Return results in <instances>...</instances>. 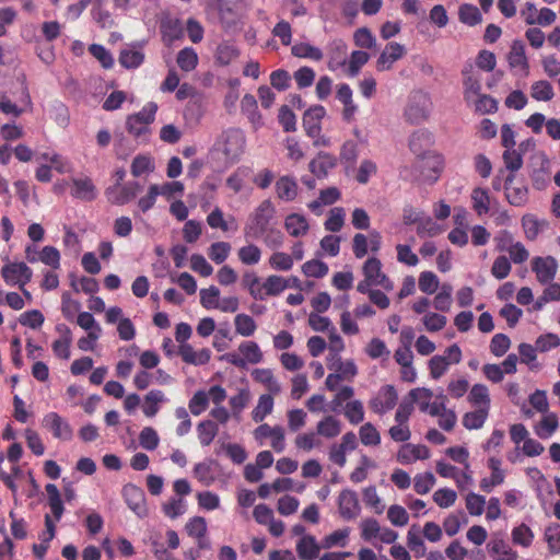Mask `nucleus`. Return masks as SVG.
I'll return each instance as SVG.
<instances>
[{
  "mask_svg": "<svg viewBox=\"0 0 560 560\" xmlns=\"http://www.w3.org/2000/svg\"><path fill=\"white\" fill-rule=\"evenodd\" d=\"M513 544L528 548L534 540V533L526 524H520L512 529L511 533Z\"/></svg>",
  "mask_w": 560,
  "mask_h": 560,
  "instance_id": "obj_48",
  "label": "nucleus"
},
{
  "mask_svg": "<svg viewBox=\"0 0 560 560\" xmlns=\"http://www.w3.org/2000/svg\"><path fill=\"white\" fill-rule=\"evenodd\" d=\"M345 210L341 207H335L330 210L329 217L324 223V226L329 232H339L345 224Z\"/></svg>",
  "mask_w": 560,
  "mask_h": 560,
  "instance_id": "obj_62",
  "label": "nucleus"
},
{
  "mask_svg": "<svg viewBox=\"0 0 560 560\" xmlns=\"http://www.w3.org/2000/svg\"><path fill=\"white\" fill-rule=\"evenodd\" d=\"M320 546L312 535H304L296 542V553L301 560H314L318 558Z\"/></svg>",
  "mask_w": 560,
  "mask_h": 560,
  "instance_id": "obj_28",
  "label": "nucleus"
},
{
  "mask_svg": "<svg viewBox=\"0 0 560 560\" xmlns=\"http://www.w3.org/2000/svg\"><path fill=\"white\" fill-rule=\"evenodd\" d=\"M215 465L213 459L198 463L194 466L195 478L203 486L209 487L215 481L212 467Z\"/></svg>",
  "mask_w": 560,
  "mask_h": 560,
  "instance_id": "obj_39",
  "label": "nucleus"
},
{
  "mask_svg": "<svg viewBox=\"0 0 560 560\" xmlns=\"http://www.w3.org/2000/svg\"><path fill=\"white\" fill-rule=\"evenodd\" d=\"M338 509L343 520L352 521L357 518L361 513L357 492L350 489L342 490L338 497Z\"/></svg>",
  "mask_w": 560,
  "mask_h": 560,
  "instance_id": "obj_13",
  "label": "nucleus"
},
{
  "mask_svg": "<svg viewBox=\"0 0 560 560\" xmlns=\"http://www.w3.org/2000/svg\"><path fill=\"white\" fill-rule=\"evenodd\" d=\"M237 256L242 264L253 266L260 261L261 250L257 245L248 244L238 249Z\"/></svg>",
  "mask_w": 560,
  "mask_h": 560,
  "instance_id": "obj_52",
  "label": "nucleus"
},
{
  "mask_svg": "<svg viewBox=\"0 0 560 560\" xmlns=\"http://www.w3.org/2000/svg\"><path fill=\"white\" fill-rule=\"evenodd\" d=\"M284 228L291 236L299 237L307 233L310 225L304 215L291 213L284 220Z\"/></svg>",
  "mask_w": 560,
  "mask_h": 560,
  "instance_id": "obj_32",
  "label": "nucleus"
},
{
  "mask_svg": "<svg viewBox=\"0 0 560 560\" xmlns=\"http://www.w3.org/2000/svg\"><path fill=\"white\" fill-rule=\"evenodd\" d=\"M337 159L330 153L320 152L310 163V171L317 178H325L329 171L336 167Z\"/></svg>",
  "mask_w": 560,
  "mask_h": 560,
  "instance_id": "obj_27",
  "label": "nucleus"
},
{
  "mask_svg": "<svg viewBox=\"0 0 560 560\" xmlns=\"http://www.w3.org/2000/svg\"><path fill=\"white\" fill-rule=\"evenodd\" d=\"M508 63L515 74L527 77L529 73V63L525 54V45L522 40H514L508 54Z\"/></svg>",
  "mask_w": 560,
  "mask_h": 560,
  "instance_id": "obj_12",
  "label": "nucleus"
},
{
  "mask_svg": "<svg viewBox=\"0 0 560 560\" xmlns=\"http://www.w3.org/2000/svg\"><path fill=\"white\" fill-rule=\"evenodd\" d=\"M532 270L539 283L548 284L553 281L557 275L558 262L552 256H537L532 259Z\"/></svg>",
  "mask_w": 560,
  "mask_h": 560,
  "instance_id": "obj_11",
  "label": "nucleus"
},
{
  "mask_svg": "<svg viewBox=\"0 0 560 560\" xmlns=\"http://www.w3.org/2000/svg\"><path fill=\"white\" fill-rule=\"evenodd\" d=\"M290 285L289 280L281 276L271 275L262 283L264 300L267 296H276L282 293Z\"/></svg>",
  "mask_w": 560,
  "mask_h": 560,
  "instance_id": "obj_37",
  "label": "nucleus"
},
{
  "mask_svg": "<svg viewBox=\"0 0 560 560\" xmlns=\"http://www.w3.org/2000/svg\"><path fill=\"white\" fill-rule=\"evenodd\" d=\"M1 276L7 284L18 285L27 298H31L24 287L31 281L33 271L25 262L5 264L1 269Z\"/></svg>",
  "mask_w": 560,
  "mask_h": 560,
  "instance_id": "obj_5",
  "label": "nucleus"
},
{
  "mask_svg": "<svg viewBox=\"0 0 560 560\" xmlns=\"http://www.w3.org/2000/svg\"><path fill=\"white\" fill-rule=\"evenodd\" d=\"M435 485V477L432 472L427 471L418 474L413 478V489L418 494H427Z\"/></svg>",
  "mask_w": 560,
  "mask_h": 560,
  "instance_id": "obj_63",
  "label": "nucleus"
},
{
  "mask_svg": "<svg viewBox=\"0 0 560 560\" xmlns=\"http://www.w3.org/2000/svg\"><path fill=\"white\" fill-rule=\"evenodd\" d=\"M345 416L351 424H358L364 420V407L362 401L355 399L345 406Z\"/></svg>",
  "mask_w": 560,
  "mask_h": 560,
  "instance_id": "obj_61",
  "label": "nucleus"
},
{
  "mask_svg": "<svg viewBox=\"0 0 560 560\" xmlns=\"http://www.w3.org/2000/svg\"><path fill=\"white\" fill-rule=\"evenodd\" d=\"M505 170L509 174L515 175V173L523 166V154L516 149H506L502 155Z\"/></svg>",
  "mask_w": 560,
  "mask_h": 560,
  "instance_id": "obj_50",
  "label": "nucleus"
},
{
  "mask_svg": "<svg viewBox=\"0 0 560 560\" xmlns=\"http://www.w3.org/2000/svg\"><path fill=\"white\" fill-rule=\"evenodd\" d=\"M273 410V398L270 394H264L258 398L256 407L252 411L255 422H261Z\"/></svg>",
  "mask_w": 560,
  "mask_h": 560,
  "instance_id": "obj_46",
  "label": "nucleus"
},
{
  "mask_svg": "<svg viewBox=\"0 0 560 560\" xmlns=\"http://www.w3.org/2000/svg\"><path fill=\"white\" fill-rule=\"evenodd\" d=\"M269 266L277 271H289L293 267V257L284 252H275L269 257Z\"/></svg>",
  "mask_w": 560,
  "mask_h": 560,
  "instance_id": "obj_58",
  "label": "nucleus"
},
{
  "mask_svg": "<svg viewBox=\"0 0 560 560\" xmlns=\"http://www.w3.org/2000/svg\"><path fill=\"white\" fill-rule=\"evenodd\" d=\"M433 143L434 136L425 128L413 131L409 138V149L418 158L427 154L430 151L429 148L432 147Z\"/></svg>",
  "mask_w": 560,
  "mask_h": 560,
  "instance_id": "obj_19",
  "label": "nucleus"
},
{
  "mask_svg": "<svg viewBox=\"0 0 560 560\" xmlns=\"http://www.w3.org/2000/svg\"><path fill=\"white\" fill-rule=\"evenodd\" d=\"M370 55L363 50H354L352 51L349 62L347 73L349 77L354 78L359 74L361 68L369 61Z\"/></svg>",
  "mask_w": 560,
  "mask_h": 560,
  "instance_id": "obj_57",
  "label": "nucleus"
},
{
  "mask_svg": "<svg viewBox=\"0 0 560 560\" xmlns=\"http://www.w3.org/2000/svg\"><path fill=\"white\" fill-rule=\"evenodd\" d=\"M219 432L218 424L212 420H202L197 425L199 443L202 446H209Z\"/></svg>",
  "mask_w": 560,
  "mask_h": 560,
  "instance_id": "obj_38",
  "label": "nucleus"
},
{
  "mask_svg": "<svg viewBox=\"0 0 560 560\" xmlns=\"http://www.w3.org/2000/svg\"><path fill=\"white\" fill-rule=\"evenodd\" d=\"M515 175L508 174L504 182L506 200L514 207H522L528 200V189L525 185L513 186Z\"/></svg>",
  "mask_w": 560,
  "mask_h": 560,
  "instance_id": "obj_21",
  "label": "nucleus"
},
{
  "mask_svg": "<svg viewBox=\"0 0 560 560\" xmlns=\"http://www.w3.org/2000/svg\"><path fill=\"white\" fill-rule=\"evenodd\" d=\"M326 115V109L322 105H314L310 107L303 115V128L306 135L315 138L322 131V119Z\"/></svg>",
  "mask_w": 560,
  "mask_h": 560,
  "instance_id": "obj_18",
  "label": "nucleus"
},
{
  "mask_svg": "<svg viewBox=\"0 0 560 560\" xmlns=\"http://www.w3.org/2000/svg\"><path fill=\"white\" fill-rule=\"evenodd\" d=\"M489 551L497 560H516L517 552L502 538L492 539L488 544Z\"/></svg>",
  "mask_w": 560,
  "mask_h": 560,
  "instance_id": "obj_36",
  "label": "nucleus"
},
{
  "mask_svg": "<svg viewBox=\"0 0 560 560\" xmlns=\"http://www.w3.org/2000/svg\"><path fill=\"white\" fill-rule=\"evenodd\" d=\"M340 191L337 187H328L320 190L319 196L316 200L308 203L310 210L315 214L322 213L324 206H330L340 199Z\"/></svg>",
  "mask_w": 560,
  "mask_h": 560,
  "instance_id": "obj_29",
  "label": "nucleus"
},
{
  "mask_svg": "<svg viewBox=\"0 0 560 560\" xmlns=\"http://www.w3.org/2000/svg\"><path fill=\"white\" fill-rule=\"evenodd\" d=\"M276 192L279 199L292 201L298 196V183L288 175L281 176L276 182Z\"/></svg>",
  "mask_w": 560,
  "mask_h": 560,
  "instance_id": "obj_31",
  "label": "nucleus"
},
{
  "mask_svg": "<svg viewBox=\"0 0 560 560\" xmlns=\"http://www.w3.org/2000/svg\"><path fill=\"white\" fill-rule=\"evenodd\" d=\"M459 21L468 26H475L481 23L482 14L480 10L469 3H464L458 9Z\"/></svg>",
  "mask_w": 560,
  "mask_h": 560,
  "instance_id": "obj_44",
  "label": "nucleus"
},
{
  "mask_svg": "<svg viewBox=\"0 0 560 560\" xmlns=\"http://www.w3.org/2000/svg\"><path fill=\"white\" fill-rule=\"evenodd\" d=\"M558 427L559 421L557 415L547 411L536 427V434L540 439H549L557 431Z\"/></svg>",
  "mask_w": 560,
  "mask_h": 560,
  "instance_id": "obj_42",
  "label": "nucleus"
},
{
  "mask_svg": "<svg viewBox=\"0 0 560 560\" xmlns=\"http://www.w3.org/2000/svg\"><path fill=\"white\" fill-rule=\"evenodd\" d=\"M167 398L160 389H152L144 396L142 411L148 418H153L160 410V405L166 402Z\"/></svg>",
  "mask_w": 560,
  "mask_h": 560,
  "instance_id": "obj_35",
  "label": "nucleus"
},
{
  "mask_svg": "<svg viewBox=\"0 0 560 560\" xmlns=\"http://www.w3.org/2000/svg\"><path fill=\"white\" fill-rule=\"evenodd\" d=\"M432 109L433 103L430 94L423 90H415L408 95L404 118L410 125H421L429 120Z\"/></svg>",
  "mask_w": 560,
  "mask_h": 560,
  "instance_id": "obj_1",
  "label": "nucleus"
},
{
  "mask_svg": "<svg viewBox=\"0 0 560 560\" xmlns=\"http://www.w3.org/2000/svg\"><path fill=\"white\" fill-rule=\"evenodd\" d=\"M382 262L376 257H370L365 260L362 267V272L365 279L374 283L375 287H381L385 291L394 290V282L383 272Z\"/></svg>",
  "mask_w": 560,
  "mask_h": 560,
  "instance_id": "obj_8",
  "label": "nucleus"
},
{
  "mask_svg": "<svg viewBox=\"0 0 560 560\" xmlns=\"http://www.w3.org/2000/svg\"><path fill=\"white\" fill-rule=\"evenodd\" d=\"M489 417V410L476 408L463 416L462 423L467 430L481 429Z\"/></svg>",
  "mask_w": 560,
  "mask_h": 560,
  "instance_id": "obj_40",
  "label": "nucleus"
},
{
  "mask_svg": "<svg viewBox=\"0 0 560 560\" xmlns=\"http://www.w3.org/2000/svg\"><path fill=\"white\" fill-rule=\"evenodd\" d=\"M397 462L401 465H409L417 460L428 459L430 450L422 444L405 443L397 452Z\"/></svg>",
  "mask_w": 560,
  "mask_h": 560,
  "instance_id": "obj_17",
  "label": "nucleus"
},
{
  "mask_svg": "<svg viewBox=\"0 0 560 560\" xmlns=\"http://www.w3.org/2000/svg\"><path fill=\"white\" fill-rule=\"evenodd\" d=\"M410 400L418 404L421 412H427L433 398V392L429 388H413L409 393Z\"/></svg>",
  "mask_w": 560,
  "mask_h": 560,
  "instance_id": "obj_56",
  "label": "nucleus"
},
{
  "mask_svg": "<svg viewBox=\"0 0 560 560\" xmlns=\"http://www.w3.org/2000/svg\"><path fill=\"white\" fill-rule=\"evenodd\" d=\"M291 52L294 57L319 61L323 59V51L308 43H296L292 46Z\"/></svg>",
  "mask_w": 560,
  "mask_h": 560,
  "instance_id": "obj_45",
  "label": "nucleus"
},
{
  "mask_svg": "<svg viewBox=\"0 0 560 560\" xmlns=\"http://www.w3.org/2000/svg\"><path fill=\"white\" fill-rule=\"evenodd\" d=\"M468 401L476 408L490 410V395L489 389L483 384H475L467 397Z\"/></svg>",
  "mask_w": 560,
  "mask_h": 560,
  "instance_id": "obj_34",
  "label": "nucleus"
},
{
  "mask_svg": "<svg viewBox=\"0 0 560 560\" xmlns=\"http://www.w3.org/2000/svg\"><path fill=\"white\" fill-rule=\"evenodd\" d=\"M245 135L240 129H229L223 133L222 152L225 159L234 163L240 160L245 149Z\"/></svg>",
  "mask_w": 560,
  "mask_h": 560,
  "instance_id": "obj_6",
  "label": "nucleus"
},
{
  "mask_svg": "<svg viewBox=\"0 0 560 560\" xmlns=\"http://www.w3.org/2000/svg\"><path fill=\"white\" fill-rule=\"evenodd\" d=\"M359 436L361 443L365 446H376L381 443V434L371 422L361 425Z\"/></svg>",
  "mask_w": 560,
  "mask_h": 560,
  "instance_id": "obj_54",
  "label": "nucleus"
},
{
  "mask_svg": "<svg viewBox=\"0 0 560 560\" xmlns=\"http://www.w3.org/2000/svg\"><path fill=\"white\" fill-rule=\"evenodd\" d=\"M240 353L228 352L222 354L219 360L225 361L236 368L244 369L249 364H258L262 361V352L255 341H243L238 346Z\"/></svg>",
  "mask_w": 560,
  "mask_h": 560,
  "instance_id": "obj_4",
  "label": "nucleus"
},
{
  "mask_svg": "<svg viewBox=\"0 0 560 560\" xmlns=\"http://www.w3.org/2000/svg\"><path fill=\"white\" fill-rule=\"evenodd\" d=\"M522 226L526 238L534 241L546 226V222L539 221L532 214H526L522 218Z\"/></svg>",
  "mask_w": 560,
  "mask_h": 560,
  "instance_id": "obj_49",
  "label": "nucleus"
},
{
  "mask_svg": "<svg viewBox=\"0 0 560 560\" xmlns=\"http://www.w3.org/2000/svg\"><path fill=\"white\" fill-rule=\"evenodd\" d=\"M316 430L317 434L332 439L340 434L341 423L335 417L327 416L317 423Z\"/></svg>",
  "mask_w": 560,
  "mask_h": 560,
  "instance_id": "obj_43",
  "label": "nucleus"
},
{
  "mask_svg": "<svg viewBox=\"0 0 560 560\" xmlns=\"http://www.w3.org/2000/svg\"><path fill=\"white\" fill-rule=\"evenodd\" d=\"M242 283L254 300L264 301L262 283H260L259 277L254 271L245 272Z\"/></svg>",
  "mask_w": 560,
  "mask_h": 560,
  "instance_id": "obj_47",
  "label": "nucleus"
},
{
  "mask_svg": "<svg viewBox=\"0 0 560 560\" xmlns=\"http://www.w3.org/2000/svg\"><path fill=\"white\" fill-rule=\"evenodd\" d=\"M276 208L271 200H262L250 213L245 226L244 235L249 238H258L267 233L275 219Z\"/></svg>",
  "mask_w": 560,
  "mask_h": 560,
  "instance_id": "obj_2",
  "label": "nucleus"
},
{
  "mask_svg": "<svg viewBox=\"0 0 560 560\" xmlns=\"http://www.w3.org/2000/svg\"><path fill=\"white\" fill-rule=\"evenodd\" d=\"M463 75V95L467 105L481 94V74L475 69L472 63H466L462 70Z\"/></svg>",
  "mask_w": 560,
  "mask_h": 560,
  "instance_id": "obj_9",
  "label": "nucleus"
},
{
  "mask_svg": "<svg viewBox=\"0 0 560 560\" xmlns=\"http://www.w3.org/2000/svg\"><path fill=\"white\" fill-rule=\"evenodd\" d=\"M398 401V394L393 385L382 386L370 399L369 406L373 412L383 416L393 410Z\"/></svg>",
  "mask_w": 560,
  "mask_h": 560,
  "instance_id": "obj_7",
  "label": "nucleus"
},
{
  "mask_svg": "<svg viewBox=\"0 0 560 560\" xmlns=\"http://www.w3.org/2000/svg\"><path fill=\"white\" fill-rule=\"evenodd\" d=\"M144 54L141 47L131 46L120 51L119 62L126 69H136L143 63Z\"/></svg>",
  "mask_w": 560,
  "mask_h": 560,
  "instance_id": "obj_33",
  "label": "nucleus"
},
{
  "mask_svg": "<svg viewBox=\"0 0 560 560\" xmlns=\"http://www.w3.org/2000/svg\"><path fill=\"white\" fill-rule=\"evenodd\" d=\"M419 289L422 293L433 294L439 289V278L432 271H422L419 276Z\"/></svg>",
  "mask_w": 560,
  "mask_h": 560,
  "instance_id": "obj_60",
  "label": "nucleus"
},
{
  "mask_svg": "<svg viewBox=\"0 0 560 560\" xmlns=\"http://www.w3.org/2000/svg\"><path fill=\"white\" fill-rule=\"evenodd\" d=\"M474 107L476 113L479 114H492L498 110V102L495 98H493L490 95L487 94H480L478 95L475 101H472V104L470 105Z\"/></svg>",
  "mask_w": 560,
  "mask_h": 560,
  "instance_id": "obj_51",
  "label": "nucleus"
},
{
  "mask_svg": "<svg viewBox=\"0 0 560 560\" xmlns=\"http://www.w3.org/2000/svg\"><path fill=\"white\" fill-rule=\"evenodd\" d=\"M443 156L435 151H429L427 154L418 158L417 166L419 168L428 167L430 173L421 171V176L424 180L434 182L438 179L440 172L443 168Z\"/></svg>",
  "mask_w": 560,
  "mask_h": 560,
  "instance_id": "obj_14",
  "label": "nucleus"
},
{
  "mask_svg": "<svg viewBox=\"0 0 560 560\" xmlns=\"http://www.w3.org/2000/svg\"><path fill=\"white\" fill-rule=\"evenodd\" d=\"M137 183L120 185L116 184L106 189V197L109 202L117 206H122L131 201L136 197L135 187Z\"/></svg>",
  "mask_w": 560,
  "mask_h": 560,
  "instance_id": "obj_22",
  "label": "nucleus"
},
{
  "mask_svg": "<svg viewBox=\"0 0 560 560\" xmlns=\"http://www.w3.org/2000/svg\"><path fill=\"white\" fill-rule=\"evenodd\" d=\"M530 95L536 101L548 102L555 93L552 85L548 81L541 80L533 83Z\"/></svg>",
  "mask_w": 560,
  "mask_h": 560,
  "instance_id": "obj_59",
  "label": "nucleus"
},
{
  "mask_svg": "<svg viewBox=\"0 0 560 560\" xmlns=\"http://www.w3.org/2000/svg\"><path fill=\"white\" fill-rule=\"evenodd\" d=\"M71 196L83 201H92L97 197V188L89 176H78L71 179Z\"/></svg>",
  "mask_w": 560,
  "mask_h": 560,
  "instance_id": "obj_15",
  "label": "nucleus"
},
{
  "mask_svg": "<svg viewBox=\"0 0 560 560\" xmlns=\"http://www.w3.org/2000/svg\"><path fill=\"white\" fill-rule=\"evenodd\" d=\"M42 424L51 432L55 439L70 441L73 436V430L68 420L55 411L46 413L43 417Z\"/></svg>",
  "mask_w": 560,
  "mask_h": 560,
  "instance_id": "obj_10",
  "label": "nucleus"
},
{
  "mask_svg": "<svg viewBox=\"0 0 560 560\" xmlns=\"http://www.w3.org/2000/svg\"><path fill=\"white\" fill-rule=\"evenodd\" d=\"M545 539L551 552H560V524L553 523L545 530Z\"/></svg>",
  "mask_w": 560,
  "mask_h": 560,
  "instance_id": "obj_64",
  "label": "nucleus"
},
{
  "mask_svg": "<svg viewBox=\"0 0 560 560\" xmlns=\"http://www.w3.org/2000/svg\"><path fill=\"white\" fill-rule=\"evenodd\" d=\"M56 330L59 332L60 337L52 342V352L57 358L68 360L71 355L70 347L72 343V332L65 324L57 325Z\"/></svg>",
  "mask_w": 560,
  "mask_h": 560,
  "instance_id": "obj_20",
  "label": "nucleus"
},
{
  "mask_svg": "<svg viewBox=\"0 0 560 560\" xmlns=\"http://www.w3.org/2000/svg\"><path fill=\"white\" fill-rule=\"evenodd\" d=\"M198 54L192 47H185L178 51L176 57L177 66L182 71L190 72L198 66Z\"/></svg>",
  "mask_w": 560,
  "mask_h": 560,
  "instance_id": "obj_41",
  "label": "nucleus"
},
{
  "mask_svg": "<svg viewBox=\"0 0 560 560\" xmlns=\"http://www.w3.org/2000/svg\"><path fill=\"white\" fill-rule=\"evenodd\" d=\"M406 54L404 45L390 42L385 46V49L381 52L376 61V68L378 71H387L392 69L393 65L401 59Z\"/></svg>",
  "mask_w": 560,
  "mask_h": 560,
  "instance_id": "obj_16",
  "label": "nucleus"
},
{
  "mask_svg": "<svg viewBox=\"0 0 560 560\" xmlns=\"http://www.w3.org/2000/svg\"><path fill=\"white\" fill-rule=\"evenodd\" d=\"M234 325L236 332L243 337H250L257 328L255 320L247 314H237Z\"/></svg>",
  "mask_w": 560,
  "mask_h": 560,
  "instance_id": "obj_55",
  "label": "nucleus"
},
{
  "mask_svg": "<svg viewBox=\"0 0 560 560\" xmlns=\"http://www.w3.org/2000/svg\"><path fill=\"white\" fill-rule=\"evenodd\" d=\"M124 498L128 504V506L138 515L143 516L147 513L145 502H144V493L143 491L133 486L127 485L122 489Z\"/></svg>",
  "mask_w": 560,
  "mask_h": 560,
  "instance_id": "obj_24",
  "label": "nucleus"
},
{
  "mask_svg": "<svg viewBox=\"0 0 560 560\" xmlns=\"http://www.w3.org/2000/svg\"><path fill=\"white\" fill-rule=\"evenodd\" d=\"M252 377L255 382L262 384L270 395L281 392V385L270 369H255L252 372Z\"/></svg>",
  "mask_w": 560,
  "mask_h": 560,
  "instance_id": "obj_30",
  "label": "nucleus"
},
{
  "mask_svg": "<svg viewBox=\"0 0 560 560\" xmlns=\"http://www.w3.org/2000/svg\"><path fill=\"white\" fill-rule=\"evenodd\" d=\"M178 354L184 362L192 365H205L211 359V351L209 349L203 348L196 351L189 343L179 345Z\"/></svg>",
  "mask_w": 560,
  "mask_h": 560,
  "instance_id": "obj_25",
  "label": "nucleus"
},
{
  "mask_svg": "<svg viewBox=\"0 0 560 560\" xmlns=\"http://www.w3.org/2000/svg\"><path fill=\"white\" fill-rule=\"evenodd\" d=\"M347 65V46L343 40H334L328 46V63L330 71H336Z\"/></svg>",
  "mask_w": 560,
  "mask_h": 560,
  "instance_id": "obj_26",
  "label": "nucleus"
},
{
  "mask_svg": "<svg viewBox=\"0 0 560 560\" xmlns=\"http://www.w3.org/2000/svg\"><path fill=\"white\" fill-rule=\"evenodd\" d=\"M231 244L228 243V242H215V243H212L208 249V255H209V258L220 265V264H223L230 253H231Z\"/></svg>",
  "mask_w": 560,
  "mask_h": 560,
  "instance_id": "obj_53",
  "label": "nucleus"
},
{
  "mask_svg": "<svg viewBox=\"0 0 560 560\" xmlns=\"http://www.w3.org/2000/svg\"><path fill=\"white\" fill-rule=\"evenodd\" d=\"M160 31L166 45H172L183 36V24L179 19L165 16L161 20Z\"/></svg>",
  "mask_w": 560,
  "mask_h": 560,
  "instance_id": "obj_23",
  "label": "nucleus"
},
{
  "mask_svg": "<svg viewBox=\"0 0 560 560\" xmlns=\"http://www.w3.org/2000/svg\"><path fill=\"white\" fill-rule=\"evenodd\" d=\"M156 110L155 103H148L139 113L129 115L126 120L127 131L136 139L147 141Z\"/></svg>",
  "mask_w": 560,
  "mask_h": 560,
  "instance_id": "obj_3",
  "label": "nucleus"
}]
</instances>
